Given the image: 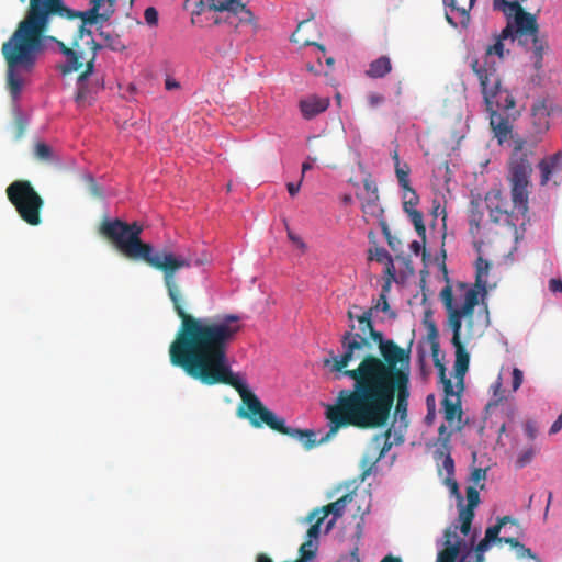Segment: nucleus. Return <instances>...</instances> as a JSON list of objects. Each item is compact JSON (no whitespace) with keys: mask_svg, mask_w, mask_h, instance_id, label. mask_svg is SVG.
<instances>
[{"mask_svg":"<svg viewBox=\"0 0 562 562\" xmlns=\"http://www.w3.org/2000/svg\"><path fill=\"white\" fill-rule=\"evenodd\" d=\"M355 325L340 338L341 355L329 352L330 358L324 359V367L330 371L339 372L353 381L351 389H342L338 392L333 404L325 406V418L328 431L319 440L315 432L301 430L285 425L284 418L277 416L263 405L259 397L252 393L238 373L233 372L234 387L241 403L237 408V416L246 419L254 428L267 426L273 431L289 436L302 442L306 450L323 445L334 438L341 429L353 427L357 429H375L386 425L395 396L397 404L395 414L401 419L406 417L407 400L409 396V363L411 353L406 359L382 362L374 355H367L357 368L347 369L349 363L361 358L360 351L368 346V340L355 334Z\"/></svg>","mask_w":562,"mask_h":562,"instance_id":"obj_1","label":"nucleus"},{"mask_svg":"<svg viewBox=\"0 0 562 562\" xmlns=\"http://www.w3.org/2000/svg\"><path fill=\"white\" fill-rule=\"evenodd\" d=\"M143 225L126 223L120 218L104 220L99 233L111 241L126 258L143 260L164 273L168 297L181 324L169 346L172 366L204 385H235L233 370L227 361V350L241 330L240 317L226 314L215 317H195L188 312V299L180 288V270L192 265L201 266L200 259L177 256L162 249L155 252L150 244L140 239Z\"/></svg>","mask_w":562,"mask_h":562,"instance_id":"obj_2","label":"nucleus"},{"mask_svg":"<svg viewBox=\"0 0 562 562\" xmlns=\"http://www.w3.org/2000/svg\"><path fill=\"white\" fill-rule=\"evenodd\" d=\"M447 312V324L452 331L451 344L456 349L454 372L458 385L463 390V378L469 369L470 356L464 344L475 336L474 311L479 305V293L464 284L456 289L446 285L439 294Z\"/></svg>","mask_w":562,"mask_h":562,"instance_id":"obj_3","label":"nucleus"},{"mask_svg":"<svg viewBox=\"0 0 562 562\" xmlns=\"http://www.w3.org/2000/svg\"><path fill=\"white\" fill-rule=\"evenodd\" d=\"M471 68L480 81L486 109L490 113H492V110L508 112L515 109V98L507 89L502 87L495 63H480L477 58H474L471 61Z\"/></svg>","mask_w":562,"mask_h":562,"instance_id":"obj_4","label":"nucleus"},{"mask_svg":"<svg viewBox=\"0 0 562 562\" xmlns=\"http://www.w3.org/2000/svg\"><path fill=\"white\" fill-rule=\"evenodd\" d=\"M45 41L56 43L60 53L65 56V63L59 66V70L63 75L78 71L83 65L86 69L79 75L80 81L87 79L93 72L94 61L100 46L85 45V41H81V37H78L75 32H72L71 46H67L55 36H46V33H44V46Z\"/></svg>","mask_w":562,"mask_h":562,"instance_id":"obj_5","label":"nucleus"},{"mask_svg":"<svg viewBox=\"0 0 562 562\" xmlns=\"http://www.w3.org/2000/svg\"><path fill=\"white\" fill-rule=\"evenodd\" d=\"M5 193L20 217L31 226L41 224V211L44 200L29 180H15L10 183Z\"/></svg>","mask_w":562,"mask_h":562,"instance_id":"obj_6","label":"nucleus"},{"mask_svg":"<svg viewBox=\"0 0 562 562\" xmlns=\"http://www.w3.org/2000/svg\"><path fill=\"white\" fill-rule=\"evenodd\" d=\"M373 308H369L364 311L361 315L356 317L359 323V329L362 333L361 337L366 338L369 342V339L364 336L369 334V338L372 339L379 348L380 351V360L382 362L387 363L392 360H402L407 358V353H412V345L413 339L408 342L407 347H400L394 340L386 339L383 333L375 330L372 322ZM359 335V333H357ZM370 345L366 346L361 351V358L358 360L362 361V358L368 353H364V349L369 348Z\"/></svg>","mask_w":562,"mask_h":562,"instance_id":"obj_7","label":"nucleus"},{"mask_svg":"<svg viewBox=\"0 0 562 562\" xmlns=\"http://www.w3.org/2000/svg\"><path fill=\"white\" fill-rule=\"evenodd\" d=\"M201 3L209 11L223 14L214 19L216 24L224 22L235 29L257 30L255 15L243 0H201Z\"/></svg>","mask_w":562,"mask_h":562,"instance_id":"obj_8","label":"nucleus"},{"mask_svg":"<svg viewBox=\"0 0 562 562\" xmlns=\"http://www.w3.org/2000/svg\"><path fill=\"white\" fill-rule=\"evenodd\" d=\"M515 35L519 43L526 44L529 40L532 42L535 67H542L543 53L547 48V42L539 37V27L536 16L529 12L520 11L515 16Z\"/></svg>","mask_w":562,"mask_h":562,"instance_id":"obj_9","label":"nucleus"},{"mask_svg":"<svg viewBox=\"0 0 562 562\" xmlns=\"http://www.w3.org/2000/svg\"><path fill=\"white\" fill-rule=\"evenodd\" d=\"M538 139L528 143L521 137L514 139V148L508 162V177L528 178L532 173L533 148Z\"/></svg>","mask_w":562,"mask_h":562,"instance_id":"obj_10","label":"nucleus"},{"mask_svg":"<svg viewBox=\"0 0 562 562\" xmlns=\"http://www.w3.org/2000/svg\"><path fill=\"white\" fill-rule=\"evenodd\" d=\"M391 435L392 430L387 429L386 431L376 434L371 438L360 461L362 470L360 474L361 482L371 474L375 464L384 458L392 448L393 442L391 441Z\"/></svg>","mask_w":562,"mask_h":562,"instance_id":"obj_11","label":"nucleus"},{"mask_svg":"<svg viewBox=\"0 0 562 562\" xmlns=\"http://www.w3.org/2000/svg\"><path fill=\"white\" fill-rule=\"evenodd\" d=\"M510 183V193L514 207L517 209L522 215L528 211L529 184L528 178H514L508 177Z\"/></svg>","mask_w":562,"mask_h":562,"instance_id":"obj_12","label":"nucleus"},{"mask_svg":"<svg viewBox=\"0 0 562 562\" xmlns=\"http://www.w3.org/2000/svg\"><path fill=\"white\" fill-rule=\"evenodd\" d=\"M446 548L438 553L437 562H456L462 540L458 536V525L450 526L445 531Z\"/></svg>","mask_w":562,"mask_h":562,"instance_id":"obj_13","label":"nucleus"},{"mask_svg":"<svg viewBox=\"0 0 562 562\" xmlns=\"http://www.w3.org/2000/svg\"><path fill=\"white\" fill-rule=\"evenodd\" d=\"M509 114L506 116L501 114L497 110H492V113H490V125L494 133V136L497 138L498 144H503L509 138L513 140L517 137L513 135V125L509 120Z\"/></svg>","mask_w":562,"mask_h":562,"instance_id":"obj_14","label":"nucleus"},{"mask_svg":"<svg viewBox=\"0 0 562 562\" xmlns=\"http://www.w3.org/2000/svg\"><path fill=\"white\" fill-rule=\"evenodd\" d=\"M550 109L547 100H537L531 108L532 126L536 135H541L550 127Z\"/></svg>","mask_w":562,"mask_h":562,"instance_id":"obj_15","label":"nucleus"},{"mask_svg":"<svg viewBox=\"0 0 562 562\" xmlns=\"http://www.w3.org/2000/svg\"><path fill=\"white\" fill-rule=\"evenodd\" d=\"M475 268L476 274L474 285H470L465 282H457L454 285L448 283L447 285L451 286L452 289H456L459 284H464L470 289L476 290L479 293V297L482 296V299H484L487 293L485 277L490 272L491 263L486 259L479 257L475 263Z\"/></svg>","mask_w":562,"mask_h":562,"instance_id":"obj_16","label":"nucleus"},{"mask_svg":"<svg viewBox=\"0 0 562 562\" xmlns=\"http://www.w3.org/2000/svg\"><path fill=\"white\" fill-rule=\"evenodd\" d=\"M352 501V494L348 493L338 498L337 501L329 503L328 505L324 506L321 509H315L311 516L310 519H313L315 516L319 515V517H324V519L329 515L333 514L336 518L341 517L346 505Z\"/></svg>","mask_w":562,"mask_h":562,"instance_id":"obj_17","label":"nucleus"},{"mask_svg":"<svg viewBox=\"0 0 562 562\" xmlns=\"http://www.w3.org/2000/svg\"><path fill=\"white\" fill-rule=\"evenodd\" d=\"M329 100L326 98L311 97L300 102L302 115L310 120L327 110Z\"/></svg>","mask_w":562,"mask_h":562,"instance_id":"obj_18","label":"nucleus"},{"mask_svg":"<svg viewBox=\"0 0 562 562\" xmlns=\"http://www.w3.org/2000/svg\"><path fill=\"white\" fill-rule=\"evenodd\" d=\"M541 172V184L544 186L550 180L553 172L562 167V151H558L552 156L542 159L538 165Z\"/></svg>","mask_w":562,"mask_h":562,"instance_id":"obj_19","label":"nucleus"},{"mask_svg":"<svg viewBox=\"0 0 562 562\" xmlns=\"http://www.w3.org/2000/svg\"><path fill=\"white\" fill-rule=\"evenodd\" d=\"M392 70L391 59L387 56H381L370 63L366 75L370 78H383Z\"/></svg>","mask_w":562,"mask_h":562,"instance_id":"obj_20","label":"nucleus"},{"mask_svg":"<svg viewBox=\"0 0 562 562\" xmlns=\"http://www.w3.org/2000/svg\"><path fill=\"white\" fill-rule=\"evenodd\" d=\"M442 408L445 414V419L448 423H453L456 419H460L462 416L461 409V401L460 396L457 398H443L442 400Z\"/></svg>","mask_w":562,"mask_h":562,"instance_id":"obj_21","label":"nucleus"},{"mask_svg":"<svg viewBox=\"0 0 562 562\" xmlns=\"http://www.w3.org/2000/svg\"><path fill=\"white\" fill-rule=\"evenodd\" d=\"M435 366L438 368L440 382L443 385V392H445V398H457V396H460V392L462 391L460 389L459 392H454V387L452 384L451 379L447 378L446 375V368L445 366L439 361V359H436Z\"/></svg>","mask_w":562,"mask_h":562,"instance_id":"obj_22","label":"nucleus"},{"mask_svg":"<svg viewBox=\"0 0 562 562\" xmlns=\"http://www.w3.org/2000/svg\"><path fill=\"white\" fill-rule=\"evenodd\" d=\"M391 291V279H386L385 282L382 285L381 293L379 295V299L376 301V304L372 306L371 308L376 311H382L384 313H390L392 317H395V313L391 311L390 304L387 302V294Z\"/></svg>","mask_w":562,"mask_h":562,"instance_id":"obj_23","label":"nucleus"},{"mask_svg":"<svg viewBox=\"0 0 562 562\" xmlns=\"http://www.w3.org/2000/svg\"><path fill=\"white\" fill-rule=\"evenodd\" d=\"M99 36L102 40V44H99L100 45L99 49H101L103 46L108 47V48H110L112 50H122V49L125 48V46L122 44L119 35H116V34H112L110 32L101 31L99 33Z\"/></svg>","mask_w":562,"mask_h":562,"instance_id":"obj_24","label":"nucleus"},{"mask_svg":"<svg viewBox=\"0 0 562 562\" xmlns=\"http://www.w3.org/2000/svg\"><path fill=\"white\" fill-rule=\"evenodd\" d=\"M461 508L459 510V520L461 522V526H458V529L467 536L471 529V524L474 518V509L470 507H464L462 504L460 505Z\"/></svg>","mask_w":562,"mask_h":562,"instance_id":"obj_25","label":"nucleus"},{"mask_svg":"<svg viewBox=\"0 0 562 562\" xmlns=\"http://www.w3.org/2000/svg\"><path fill=\"white\" fill-rule=\"evenodd\" d=\"M34 156L37 160L43 162H52L55 159L52 147L44 142H37L34 145Z\"/></svg>","mask_w":562,"mask_h":562,"instance_id":"obj_26","label":"nucleus"},{"mask_svg":"<svg viewBox=\"0 0 562 562\" xmlns=\"http://www.w3.org/2000/svg\"><path fill=\"white\" fill-rule=\"evenodd\" d=\"M507 522L515 524L516 521L510 516H504V517L499 518L496 525L488 527L486 529L485 538H487V540H490L492 542H495V541L499 542V539H502V537H499L498 535L501 532L502 527L505 526Z\"/></svg>","mask_w":562,"mask_h":562,"instance_id":"obj_27","label":"nucleus"},{"mask_svg":"<svg viewBox=\"0 0 562 562\" xmlns=\"http://www.w3.org/2000/svg\"><path fill=\"white\" fill-rule=\"evenodd\" d=\"M86 79L81 81L78 79V90L75 97V101L79 106H87L92 103V98L90 95L89 89L86 86Z\"/></svg>","mask_w":562,"mask_h":562,"instance_id":"obj_28","label":"nucleus"},{"mask_svg":"<svg viewBox=\"0 0 562 562\" xmlns=\"http://www.w3.org/2000/svg\"><path fill=\"white\" fill-rule=\"evenodd\" d=\"M425 323L427 324V329H428V340L430 342V347H431V352H432V356H434V359H438L437 356H438V352H439V341H438V329H437V326L436 324L430 321L428 322L427 319H425Z\"/></svg>","mask_w":562,"mask_h":562,"instance_id":"obj_29","label":"nucleus"},{"mask_svg":"<svg viewBox=\"0 0 562 562\" xmlns=\"http://www.w3.org/2000/svg\"><path fill=\"white\" fill-rule=\"evenodd\" d=\"M504 42L495 38V43L493 45L487 46L485 50V55L482 60L477 59L480 63H493L490 58L493 55H496L499 59L504 58Z\"/></svg>","mask_w":562,"mask_h":562,"instance_id":"obj_30","label":"nucleus"},{"mask_svg":"<svg viewBox=\"0 0 562 562\" xmlns=\"http://www.w3.org/2000/svg\"><path fill=\"white\" fill-rule=\"evenodd\" d=\"M411 222L413 223L416 233L422 238L423 243L426 240V227L424 224L423 213L419 211H412L408 215Z\"/></svg>","mask_w":562,"mask_h":562,"instance_id":"obj_31","label":"nucleus"},{"mask_svg":"<svg viewBox=\"0 0 562 562\" xmlns=\"http://www.w3.org/2000/svg\"><path fill=\"white\" fill-rule=\"evenodd\" d=\"M378 200H379L378 189H376V187H374L373 192L370 194L368 200L364 203H362V211L364 213H369L374 216L378 215L379 212L381 211L378 205Z\"/></svg>","mask_w":562,"mask_h":562,"instance_id":"obj_32","label":"nucleus"},{"mask_svg":"<svg viewBox=\"0 0 562 562\" xmlns=\"http://www.w3.org/2000/svg\"><path fill=\"white\" fill-rule=\"evenodd\" d=\"M483 220V213L481 211L477 210V207H473L471 211H470V215H469V231H470V234L475 236L480 229H481V222Z\"/></svg>","mask_w":562,"mask_h":562,"instance_id":"obj_33","label":"nucleus"},{"mask_svg":"<svg viewBox=\"0 0 562 562\" xmlns=\"http://www.w3.org/2000/svg\"><path fill=\"white\" fill-rule=\"evenodd\" d=\"M382 233L387 241V245L393 251H398L402 247V241L396 236H393L387 227V225L383 224Z\"/></svg>","mask_w":562,"mask_h":562,"instance_id":"obj_34","label":"nucleus"},{"mask_svg":"<svg viewBox=\"0 0 562 562\" xmlns=\"http://www.w3.org/2000/svg\"><path fill=\"white\" fill-rule=\"evenodd\" d=\"M419 203V196L416 191H412V196H407L404 194L403 210L407 215L411 214L412 211H417L416 205Z\"/></svg>","mask_w":562,"mask_h":562,"instance_id":"obj_35","label":"nucleus"},{"mask_svg":"<svg viewBox=\"0 0 562 562\" xmlns=\"http://www.w3.org/2000/svg\"><path fill=\"white\" fill-rule=\"evenodd\" d=\"M492 541L487 540V538L484 537L483 540H481L475 549V554L472 555L471 552L470 555L468 557L469 558H473L474 561H470V562H483L484 558H483V552L486 551L488 549V546Z\"/></svg>","mask_w":562,"mask_h":562,"instance_id":"obj_36","label":"nucleus"},{"mask_svg":"<svg viewBox=\"0 0 562 562\" xmlns=\"http://www.w3.org/2000/svg\"><path fill=\"white\" fill-rule=\"evenodd\" d=\"M494 402L490 405H498L501 402L505 400V391L503 390L502 379L498 378L496 382L492 385Z\"/></svg>","mask_w":562,"mask_h":562,"instance_id":"obj_37","label":"nucleus"},{"mask_svg":"<svg viewBox=\"0 0 562 562\" xmlns=\"http://www.w3.org/2000/svg\"><path fill=\"white\" fill-rule=\"evenodd\" d=\"M306 23H307V21H302V22H300V23H299L296 31L292 34V37H291V38H292V41H293L294 43H300V42H302L304 45H315V46H317V48H319L322 52H324V50H325V47H324L322 44L312 43V42H310V41H307V40H302V38L300 37V33H301V31H302L303 26H304Z\"/></svg>","mask_w":562,"mask_h":562,"instance_id":"obj_38","label":"nucleus"},{"mask_svg":"<svg viewBox=\"0 0 562 562\" xmlns=\"http://www.w3.org/2000/svg\"><path fill=\"white\" fill-rule=\"evenodd\" d=\"M467 501H468V504L465 507L475 509V507L479 505L480 493L474 486L467 487Z\"/></svg>","mask_w":562,"mask_h":562,"instance_id":"obj_39","label":"nucleus"},{"mask_svg":"<svg viewBox=\"0 0 562 562\" xmlns=\"http://www.w3.org/2000/svg\"><path fill=\"white\" fill-rule=\"evenodd\" d=\"M26 126H27L26 119L20 113L16 114L15 119H14V132H15L16 138H21L24 135Z\"/></svg>","mask_w":562,"mask_h":562,"instance_id":"obj_40","label":"nucleus"},{"mask_svg":"<svg viewBox=\"0 0 562 562\" xmlns=\"http://www.w3.org/2000/svg\"><path fill=\"white\" fill-rule=\"evenodd\" d=\"M445 483L449 487L451 495H453L459 501V505H461L463 502V497L460 494L459 485L454 476H447Z\"/></svg>","mask_w":562,"mask_h":562,"instance_id":"obj_41","label":"nucleus"},{"mask_svg":"<svg viewBox=\"0 0 562 562\" xmlns=\"http://www.w3.org/2000/svg\"><path fill=\"white\" fill-rule=\"evenodd\" d=\"M313 547V542L312 540H307L305 541L301 547H300V554H301V559L303 562H305L306 560H311L315 557V549H312Z\"/></svg>","mask_w":562,"mask_h":562,"instance_id":"obj_42","label":"nucleus"},{"mask_svg":"<svg viewBox=\"0 0 562 562\" xmlns=\"http://www.w3.org/2000/svg\"><path fill=\"white\" fill-rule=\"evenodd\" d=\"M370 259H374L378 262H387L392 257L386 249L376 247L374 250H370Z\"/></svg>","mask_w":562,"mask_h":562,"instance_id":"obj_43","label":"nucleus"},{"mask_svg":"<svg viewBox=\"0 0 562 562\" xmlns=\"http://www.w3.org/2000/svg\"><path fill=\"white\" fill-rule=\"evenodd\" d=\"M411 168L407 164H397L395 167V175L398 182H405L406 179H409Z\"/></svg>","mask_w":562,"mask_h":562,"instance_id":"obj_44","label":"nucleus"},{"mask_svg":"<svg viewBox=\"0 0 562 562\" xmlns=\"http://www.w3.org/2000/svg\"><path fill=\"white\" fill-rule=\"evenodd\" d=\"M535 451L532 449H527L522 451L517 458L516 464L518 468L526 467L533 458Z\"/></svg>","mask_w":562,"mask_h":562,"instance_id":"obj_45","label":"nucleus"},{"mask_svg":"<svg viewBox=\"0 0 562 562\" xmlns=\"http://www.w3.org/2000/svg\"><path fill=\"white\" fill-rule=\"evenodd\" d=\"M144 19L148 25L158 23V11L154 7H148L144 12Z\"/></svg>","mask_w":562,"mask_h":562,"instance_id":"obj_46","label":"nucleus"},{"mask_svg":"<svg viewBox=\"0 0 562 562\" xmlns=\"http://www.w3.org/2000/svg\"><path fill=\"white\" fill-rule=\"evenodd\" d=\"M285 228H286V233H288V238L295 245L297 246L302 251H305L306 250V244L303 241V239L296 235L295 233H293L289 225L286 224L285 225Z\"/></svg>","mask_w":562,"mask_h":562,"instance_id":"obj_47","label":"nucleus"},{"mask_svg":"<svg viewBox=\"0 0 562 562\" xmlns=\"http://www.w3.org/2000/svg\"><path fill=\"white\" fill-rule=\"evenodd\" d=\"M524 381V373L520 369L514 368L513 369V391L516 392L522 384Z\"/></svg>","mask_w":562,"mask_h":562,"instance_id":"obj_48","label":"nucleus"},{"mask_svg":"<svg viewBox=\"0 0 562 562\" xmlns=\"http://www.w3.org/2000/svg\"><path fill=\"white\" fill-rule=\"evenodd\" d=\"M516 552H517V557L518 558H530V559H533V560H537L538 562H541L536 554L532 553V551L529 549V548H526L522 543H519L517 549H516Z\"/></svg>","mask_w":562,"mask_h":562,"instance_id":"obj_49","label":"nucleus"},{"mask_svg":"<svg viewBox=\"0 0 562 562\" xmlns=\"http://www.w3.org/2000/svg\"><path fill=\"white\" fill-rule=\"evenodd\" d=\"M487 469L475 468L471 473V481L475 484H479L481 481L486 480Z\"/></svg>","mask_w":562,"mask_h":562,"instance_id":"obj_50","label":"nucleus"},{"mask_svg":"<svg viewBox=\"0 0 562 562\" xmlns=\"http://www.w3.org/2000/svg\"><path fill=\"white\" fill-rule=\"evenodd\" d=\"M442 468L447 472V476H454V461L450 454H447L443 459Z\"/></svg>","mask_w":562,"mask_h":562,"instance_id":"obj_51","label":"nucleus"},{"mask_svg":"<svg viewBox=\"0 0 562 562\" xmlns=\"http://www.w3.org/2000/svg\"><path fill=\"white\" fill-rule=\"evenodd\" d=\"M505 9L507 10V12H505L506 14H517V13H520V11H524V9L521 8V5L519 4L518 0H513V1H507L505 3Z\"/></svg>","mask_w":562,"mask_h":562,"instance_id":"obj_52","label":"nucleus"},{"mask_svg":"<svg viewBox=\"0 0 562 562\" xmlns=\"http://www.w3.org/2000/svg\"><path fill=\"white\" fill-rule=\"evenodd\" d=\"M324 521V517H317L316 519V522L314 525H312L308 530H307V537L310 538V540L312 538H317L318 535H319V527H321V524Z\"/></svg>","mask_w":562,"mask_h":562,"instance_id":"obj_53","label":"nucleus"},{"mask_svg":"<svg viewBox=\"0 0 562 562\" xmlns=\"http://www.w3.org/2000/svg\"><path fill=\"white\" fill-rule=\"evenodd\" d=\"M368 102L371 108H376L384 102V97L380 93L372 92L368 95Z\"/></svg>","mask_w":562,"mask_h":562,"instance_id":"obj_54","label":"nucleus"},{"mask_svg":"<svg viewBox=\"0 0 562 562\" xmlns=\"http://www.w3.org/2000/svg\"><path fill=\"white\" fill-rule=\"evenodd\" d=\"M515 37L516 35L514 36V31L512 26L508 24L506 27L502 30V32L495 38L501 40L502 42L510 38L512 42H514Z\"/></svg>","mask_w":562,"mask_h":562,"instance_id":"obj_55","label":"nucleus"},{"mask_svg":"<svg viewBox=\"0 0 562 562\" xmlns=\"http://www.w3.org/2000/svg\"><path fill=\"white\" fill-rule=\"evenodd\" d=\"M525 432L527 437L531 440H533L537 436L538 428L535 422H527L525 424Z\"/></svg>","mask_w":562,"mask_h":562,"instance_id":"obj_56","label":"nucleus"},{"mask_svg":"<svg viewBox=\"0 0 562 562\" xmlns=\"http://www.w3.org/2000/svg\"><path fill=\"white\" fill-rule=\"evenodd\" d=\"M87 180L89 182V190H90L91 194L94 196H101L102 195L101 189L99 188V186L97 184L94 179L91 176H88Z\"/></svg>","mask_w":562,"mask_h":562,"instance_id":"obj_57","label":"nucleus"},{"mask_svg":"<svg viewBox=\"0 0 562 562\" xmlns=\"http://www.w3.org/2000/svg\"><path fill=\"white\" fill-rule=\"evenodd\" d=\"M549 290L553 293H562V280L555 278L550 279Z\"/></svg>","mask_w":562,"mask_h":562,"instance_id":"obj_58","label":"nucleus"},{"mask_svg":"<svg viewBox=\"0 0 562 562\" xmlns=\"http://www.w3.org/2000/svg\"><path fill=\"white\" fill-rule=\"evenodd\" d=\"M443 3H445V5H446V7H449V8H451L452 10H458V11H460V12H461V14H462L463 16H465L467 19H469V10H467V9H464V8H462V9L458 8V7H457V3H456V0H443Z\"/></svg>","mask_w":562,"mask_h":562,"instance_id":"obj_59","label":"nucleus"},{"mask_svg":"<svg viewBox=\"0 0 562 562\" xmlns=\"http://www.w3.org/2000/svg\"><path fill=\"white\" fill-rule=\"evenodd\" d=\"M302 180L303 179H301L297 183L289 182L286 184L288 192L291 196H294L297 194V192L300 191V188H301Z\"/></svg>","mask_w":562,"mask_h":562,"instance_id":"obj_60","label":"nucleus"},{"mask_svg":"<svg viewBox=\"0 0 562 562\" xmlns=\"http://www.w3.org/2000/svg\"><path fill=\"white\" fill-rule=\"evenodd\" d=\"M385 263H386L385 272L389 276L387 279H391V282H392L394 280V278H395V267H394V263H393V259L389 260Z\"/></svg>","mask_w":562,"mask_h":562,"instance_id":"obj_61","label":"nucleus"},{"mask_svg":"<svg viewBox=\"0 0 562 562\" xmlns=\"http://www.w3.org/2000/svg\"><path fill=\"white\" fill-rule=\"evenodd\" d=\"M562 429V416H559L558 419L551 425L549 430L550 435H554Z\"/></svg>","mask_w":562,"mask_h":562,"instance_id":"obj_62","label":"nucleus"},{"mask_svg":"<svg viewBox=\"0 0 562 562\" xmlns=\"http://www.w3.org/2000/svg\"><path fill=\"white\" fill-rule=\"evenodd\" d=\"M105 2H108V0H90V4H91L90 9H95L97 13H101L102 11H100V10Z\"/></svg>","mask_w":562,"mask_h":562,"instance_id":"obj_63","label":"nucleus"},{"mask_svg":"<svg viewBox=\"0 0 562 562\" xmlns=\"http://www.w3.org/2000/svg\"><path fill=\"white\" fill-rule=\"evenodd\" d=\"M499 542L508 543L514 549H517L518 544L520 543L516 538L513 537H502V539H499Z\"/></svg>","mask_w":562,"mask_h":562,"instance_id":"obj_64","label":"nucleus"}]
</instances>
